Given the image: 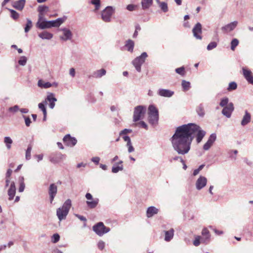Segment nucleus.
<instances>
[{
    "label": "nucleus",
    "mask_w": 253,
    "mask_h": 253,
    "mask_svg": "<svg viewBox=\"0 0 253 253\" xmlns=\"http://www.w3.org/2000/svg\"><path fill=\"white\" fill-rule=\"evenodd\" d=\"M206 134L201 127L193 123L183 125L177 127L171 138L173 150L178 154L184 155L191 148L192 142L196 136L197 143H200Z\"/></svg>",
    "instance_id": "f257e3e1"
},
{
    "label": "nucleus",
    "mask_w": 253,
    "mask_h": 253,
    "mask_svg": "<svg viewBox=\"0 0 253 253\" xmlns=\"http://www.w3.org/2000/svg\"><path fill=\"white\" fill-rule=\"evenodd\" d=\"M72 206L70 199H67L63 204L62 206L57 209L56 215L59 221H62L66 218Z\"/></svg>",
    "instance_id": "f03ea898"
},
{
    "label": "nucleus",
    "mask_w": 253,
    "mask_h": 253,
    "mask_svg": "<svg viewBox=\"0 0 253 253\" xmlns=\"http://www.w3.org/2000/svg\"><path fill=\"white\" fill-rule=\"evenodd\" d=\"M148 122L152 126L158 124L159 121L158 110L154 105H151L148 107Z\"/></svg>",
    "instance_id": "7ed1b4c3"
},
{
    "label": "nucleus",
    "mask_w": 253,
    "mask_h": 253,
    "mask_svg": "<svg viewBox=\"0 0 253 253\" xmlns=\"http://www.w3.org/2000/svg\"><path fill=\"white\" fill-rule=\"evenodd\" d=\"M115 8L111 6H107L101 11V19L105 22H110L114 14Z\"/></svg>",
    "instance_id": "20e7f679"
},
{
    "label": "nucleus",
    "mask_w": 253,
    "mask_h": 253,
    "mask_svg": "<svg viewBox=\"0 0 253 253\" xmlns=\"http://www.w3.org/2000/svg\"><path fill=\"white\" fill-rule=\"evenodd\" d=\"M92 229L99 236H102L110 231V229L109 227H106L102 222L95 224L93 226Z\"/></svg>",
    "instance_id": "39448f33"
},
{
    "label": "nucleus",
    "mask_w": 253,
    "mask_h": 253,
    "mask_svg": "<svg viewBox=\"0 0 253 253\" xmlns=\"http://www.w3.org/2000/svg\"><path fill=\"white\" fill-rule=\"evenodd\" d=\"M146 110V107L143 106L139 105L135 107L133 112V121L136 122L142 119Z\"/></svg>",
    "instance_id": "423d86ee"
},
{
    "label": "nucleus",
    "mask_w": 253,
    "mask_h": 253,
    "mask_svg": "<svg viewBox=\"0 0 253 253\" xmlns=\"http://www.w3.org/2000/svg\"><path fill=\"white\" fill-rule=\"evenodd\" d=\"M85 197L87 200L86 203L89 208L94 209L97 207L99 203L98 198H93L92 195L89 193H87Z\"/></svg>",
    "instance_id": "0eeeda50"
},
{
    "label": "nucleus",
    "mask_w": 253,
    "mask_h": 253,
    "mask_svg": "<svg viewBox=\"0 0 253 253\" xmlns=\"http://www.w3.org/2000/svg\"><path fill=\"white\" fill-rule=\"evenodd\" d=\"M63 32V35L60 36V39L63 41L71 40L73 37V34L70 30L68 28H64L59 29Z\"/></svg>",
    "instance_id": "6e6552de"
},
{
    "label": "nucleus",
    "mask_w": 253,
    "mask_h": 253,
    "mask_svg": "<svg viewBox=\"0 0 253 253\" xmlns=\"http://www.w3.org/2000/svg\"><path fill=\"white\" fill-rule=\"evenodd\" d=\"M202 235V243L205 245L208 244L211 241V234L209 230L207 228H204L201 232Z\"/></svg>",
    "instance_id": "1a4fd4ad"
},
{
    "label": "nucleus",
    "mask_w": 253,
    "mask_h": 253,
    "mask_svg": "<svg viewBox=\"0 0 253 253\" xmlns=\"http://www.w3.org/2000/svg\"><path fill=\"white\" fill-rule=\"evenodd\" d=\"M192 32L194 37L198 40H202V37L201 34L202 31V25L200 23H197L192 29Z\"/></svg>",
    "instance_id": "9d476101"
},
{
    "label": "nucleus",
    "mask_w": 253,
    "mask_h": 253,
    "mask_svg": "<svg viewBox=\"0 0 253 253\" xmlns=\"http://www.w3.org/2000/svg\"><path fill=\"white\" fill-rule=\"evenodd\" d=\"M57 193V187L54 183L50 184L48 188V195L49 196L50 203L52 202Z\"/></svg>",
    "instance_id": "9b49d317"
},
{
    "label": "nucleus",
    "mask_w": 253,
    "mask_h": 253,
    "mask_svg": "<svg viewBox=\"0 0 253 253\" xmlns=\"http://www.w3.org/2000/svg\"><path fill=\"white\" fill-rule=\"evenodd\" d=\"M63 140L65 144L69 147L74 146L77 142V139L71 137L70 134L66 135Z\"/></svg>",
    "instance_id": "f8f14e48"
},
{
    "label": "nucleus",
    "mask_w": 253,
    "mask_h": 253,
    "mask_svg": "<svg viewBox=\"0 0 253 253\" xmlns=\"http://www.w3.org/2000/svg\"><path fill=\"white\" fill-rule=\"evenodd\" d=\"M234 109L233 104L232 102H230L227 105V106L223 108L222 110V114L227 118H229L231 117V114L233 111Z\"/></svg>",
    "instance_id": "ddd939ff"
},
{
    "label": "nucleus",
    "mask_w": 253,
    "mask_h": 253,
    "mask_svg": "<svg viewBox=\"0 0 253 253\" xmlns=\"http://www.w3.org/2000/svg\"><path fill=\"white\" fill-rule=\"evenodd\" d=\"M243 75L247 82L253 85V75L251 70L245 68H242Z\"/></svg>",
    "instance_id": "4468645a"
},
{
    "label": "nucleus",
    "mask_w": 253,
    "mask_h": 253,
    "mask_svg": "<svg viewBox=\"0 0 253 253\" xmlns=\"http://www.w3.org/2000/svg\"><path fill=\"white\" fill-rule=\"evenodd\" d=\"M207 179L203 176H200L196 182V187L198 190L203 188L207 184Z\"/></svg>",
    "instance_id": "2eb2a0df"
},
{
    "label": "nucleus",
    "mask_w": 253,
    "mask_h": 253,
    "mask_svg": "<svg viewBox=\"0 0 253 253\" xmlns=\"http://www.w3.org/2000/svg\"><path fill=\"white\" fill-rule=\"evenodd\" d=\"M65 157V155L60 153H53L49 156V161L52 163L56 164L63 160Z\"/></svg>",
    "instance_id": "dca6fc26"
},
{
    "label": "nucleus",
    "mask_w": 253,
    "mask_h": 253,
    "mask_svg": "<svg viewBox=\"0 0 253 253\" xmlns=\"http://www.w3.org/2000/svg\"><path fill=\"white\" fill-rule=\"evenodd\" d=\"M238 22L234 21L221 27V29L224 33H227L233 31L237 26Z\"/></svg>",
    "instance_id": "f3484780"
},
{
    "label": "nucleus",
    "mask_w": 253,
    "mask_h": 253,
    "mask_svg": "<svg viewBox=\"0 0 253 253\" xmlns=\"http://www.w3.org/2000/svg\"><path fill=\"white\" fill-rule=\"evenodd\" d=\"M65 20V18H59L55 20L48 21L49 24V28L51 27H59L64 22Z\"/></svg>",
    "instance_id": "a211bd4d"
},
{
    "label": "nucleus",
    "mask_w": 253,
    "mask_h": 253,
    "mask_svg": "<svg viewBox=\"0 0 253 253\" xmlns=\"http://www.w3.org/2000/svg\"><path fill=\"white\" fill-rule=\"evenodd\" d=\"M123 139L126 142V146L128 149V152L129 153H132L134 151V148L132 145L131 139L130 137L127 135H124L122 136Z\"/></svg>",
    "instance_id": "6ab92c4d"
},
{
    "label": "nucleus",
    "mask_w": 253,
    "mask_h": 253,
    "mask_svg": "<svg viewBox=\"0 0 253 253\" xmlns=\"http://www.w3.org/2000/svg\"><path fill=\"white\" fill-rule=\"evenodd\" d=\"M45 100L49 102V108L52 109H53L55 105V102L57 101V99L54 97V94L49 93L47 96Z\"/></svg>",
    "instance_id": "aec40b11"
},
{
    "label": "nucleus",
    "mask_w": 253,
    "mask_h": 253,
    "mask_svg": "<svg viewBox=\"0 0 253 253\" xmlns=\"http://www.w3.org/2000/svg\"><path fill=\"white\" fill-rule=\"evenodd\" d=\"M26 0H18L15 1L12 3V6L18 10L21 11L24 7Z\"/></svg>",
    "instance_id": "412c9836"
},
{
    "label": "nucleus",
    "mask_w": 253,
    "mask_h": 253,
    "mask_svg": "<svg viewBox=\"0 0 253 253\" xmlns=\"http://www.w3.org/2000/svg\"><path fill=\"white\" fill-rule=\"evenodd\" d=\"M16 193V187L15 185V183L12 181L10 183V187L8 190V195L9 196L8 199L9 200H12Z\"/></svg>",
    "instance_id": "4be33fe9"
},
{
    "label": "nucleus",
    "mask_w": 253,
    "mask_h": 253,
    "mask_svg": "<svg viewBox=\"0 0 253 253\" xmlns=\"http://www.w3.org/2000/svg\"><path fill=\"white\" fill-rule=\"evenodd\" d=\"M158 93L160 96H161L170 97L173 95L174 92L169 89H160L158 90Z\"/></svg>",
    "instance_id": "5701e85b"
},
{
    "label": "nucleus",
    "mask_w": 253,
    "mask_h": 253,
    "mask_svg": "<svg viewBox=\"0 0 253 253\" xmlns=\"http://www.w3.org/2000/svg\"><path fill=\"white\" fill-rule=\"evenodd\" d=\"M122 164V161H120L119 162L114 164L112 169V172L113 173H117L119 171L123 170L124 167Z\"/></svg>",
    "instance_id": "b1692460"
},
{
    "label": "nucleus",
    "mask_w": 253,
    "mask_h": 253,
    "mask_svg": "<svg viewBox=\"0 0 253 253\" xmlns=\"http://www.w3.org/2000/svg\"><path fill=\"white\" fill-rule=\"evenodd\" d=\"M38 36L42 40H51L53 38V34L46 31L39 33Z\"/></svg>",
    "instance_id": "393cba45"
},
{
    "label": "nucleus",
    "mask_w": 253,
    "mask_h": 253,
    "mask_svg": "<svg viewBox=\"0 0 253 253\" xmlns=\"http://www.w3.org/2000/svg\"><path fill=\"white\" fill-rule=\"evenodd\" d=\"M158 209L155 207H150L147 209L146 215L149 218L152 217L154 215L158 213Z\"/></svg>",
    "instance_id": "a878e982"
},
{
    "label": "nucleus",
    "mask_w": 253,
    "mask_h": 253,
    "mask_svg": "<svg viewBox=\"0 0 253 253\" xmlns=\"http://www.w3.org/2000/svg\"><path fill=\"white\" fill-rule=\"evenodd\" d=\"M251 119V116L249 113L247 111H245V114L243 117V118L241 121V125L243 126H245L249 124Z\"/></svg>",
    "instance_id": "bb28decb"
},
{
    "label": "nucleus",
    "mask_w": 253,
    "mask_h": 253,
    "mask_svg": "<svg viewBox=\"0 0 253 253\" xmlns=\"http://www.w3.org/2000/svg\"><path fill=\"white\" fill-rule=\"evenodd\" d=\"M48 21L44 20L42 22H37L36 26L37 28L41 29L43 30L45 29H49V24Z\"/></svg>",
    "instance_id": "cd10ccee"
},
{
    "label": "nucleus",
    "mask_w": 253,
    "mask_h": 253,
    "mask_svg": "<svg viewBox=\"0 0 253 253\" xmlns=\"http://www.w3.org/2000/svg\"><path fill=\"white\" fill-rule=\"evenodd\" d=\"M165 240L167 242H169L173 237L174 230L173 228H171L170 230H169L168 231H166L165 232Z\"/></svg>",
    "instance_id": "c85d7f7f"
},
{
    "label": "nucleus",
    "mask_w": 253,
    "mask_h": 253,
    "mask_svg": "<svg viewBox=\"0 0 253 253\" xmlns=\"http://www.w3.org/2000/svg\"><path fill=\"white\" fill-rule=\"evenodd\" d=\"M125 46L128 51L132 52L134 46V42L131 40H128L126 42Z\"/></svg>",
    "instance_id": "c756f323"
},
{
    "label": "nucleus",
    "mask_w": 253,
    "mask_h": 253,
    "mask_svg": "<svg viewBox=\"0 0 253 253\" xmlns=\"http://www.w3.org/2000/svg\"><path fill=\"white\" fill-rule=\"evenodd\" d=\"M39 87L43 88H49L52 86V84L49 82H45L42 80H39L38 82Z\"/></svg>",
    "instance_id": "7c9ffc66"
},
{
    "label": "nucleus",
    "mask_w": 253,
    "mask_h": 253,
    "mask_svg": "<svg viewBox=\"0 0 253 253\" xmlns=\"http://www.w3.org/2000/svg\"><path fill=\"white\" fill-rule=\"evenodd\" d=\"M141 3L143 9H147L152 5L153 0H141Z\"/></svg>",
    "instance_id": "2f4dec72"
},
{
    "label": "nucleus",
    "mask_w": 253,
    "mask_h": 253,
    "mask_svg": "<svg viewBox=\"0 0 253 253\" xmlns=\"http://www.w3.org/2000/svg\"><path fill=\"white\" fill-rule=\"evenodd\" d=\"M106 73V71L104 69H101L95 71L93 73V77L95 78H100L104 76Z\"/></svg>",
    "instance_id": "473e14b6"
},
{
    "label": "nucleus",
    "mask_w": 253,
    "mask_h": 253,
    "mask_svg": "<svg viewBox=\"0 0 253 253\" xmlns=\"http://www.w3.org/2000/svg\"><path fill=\"white\" fill-rule=\"evenodd\" d=\"M132 64L135 67V69L138 72L141 71V65L142 64L140 63L138 58H135L132 62Z\"/></svg>",
    "instance_id": "72a5a7b5"
},
{
    "label": "nucleus",
    "mask_w": 253,
    "mask_h": 253,
    "mask_svg": "<svg viewBox=\"0 0 253 253\" xmlns=\"http://www.w3.org/2000/svg\"><path fill=\"white\" fill-rule=\"evenodd\" d=\"M196 112L200 117H203L204 116L205 113L203 104H200L197 107Z\"/></svg>",
    "instance_id": "f704fd0d"
},
{
    "label": "nucleus",
    "mask_w": 253,
    "mask_h": 253,
    "mask_svg": "<svg viewBox=\"0 0 253 253\" xmlns=\"http://www.w3.org/2000/svg\"><path fill=\"white\" fill-rule=\"evenodd\" d=\"M4 142L6 144V146L7 149L9 150L11 146V144L12 143L13 141L11 138L9 136H6L4 138Z\"/></svg>",
    "instance_id": "c9c22d12"
},
{
    "label": "nucleus",
    "mask_w": 253,
    "mask_h": 253,
    "mask_svg": "<svg viewBox=\"0 0 253 253\" xmlns=\"http://www.w3.org/2000/svg\"><path fill=\"white\" fill-rule=\"evenodd\" d=\"M33 26V23L32 21L29 19H27V23L24 28V31L25 33H28Z\"/></svg>",
    "instance_id": "e433bc0d"
},
{
    "label": "nucleus",
    "mask_w": 253,
    "mask_h": 253,
    "mask_svg": "<svg viewBox=\"0 0 253 253\" xmlns=\"http://www.w3.org/2000/svg\"><path fill=\"white\" fill-rule=\"evenodd\" d=\"M202 243V237L201 236H195V240L193 241V245L195 247L199 246Z\"/></svg>",
    "instance_id": "4c0bfd02"
},
{
    "label": "nucleus",
    "mask_w": 253,
    "mask_h": 253,
    "mask_svg": "<svg viewBox=\"0 0 253 253\" xmlns=\"http://www.w3.org/2000/svg\"><path fill=\"white\" fill-rule=\"evenodd\" d=\"M32 149L31 145H29L26 151L25 158L27 160H29L31 158V153Z\"/></svg>",
    "instance_id": "58836bf2"
},
{
    "label": "nucleus",
    "mask_w": 253,
    "mask_h": 253,
    "mask_svg": "<svg viewBox=\"0 0 253 253\" xmlns=\"http://www.w3.org/2000/svg\"><path fill=\"white\" fill-rule=\"evenodd\" d=\"M148 55L146 52H143L140 56L136 57V58L139 59V61L140 62V63L143 64L145 61L146 58L147 57Z\"/></svg>",
    "instance_id": "ea45409f"
},
{
    "label": "nucleus",
    "mask_w": 253,
    "mask_h": 253,
    "mask_svg": "<svg viewBox=\"0 0 253 253\" xmlns=\"http://www.w3.org/2000/svg\"><path fill=\"white\" fill-rule=\"evenodd\" d=\"M239 40L237 39H233L231 42V49L235 50L236 47L239 44Z\"/></svg>",
    "instance_id": "a19ab883"
},
{
    "label": "nucleus",
    "mask_w": 253,
    "mask_h": 253,
    "mask_svg": "<svg viewBox=\"0 0 253 253\" xmlns=\"http://www.w3.org/2000/svg\"><path fill=\"white\" fill-rule=\"evenodd\" d=\"M182 86L184 90H188L190 88V83L189 82L183 80L182 82Z\"/></svg>",
    "instance_id": "79ce46f5"
},
{
    "label": "nucleus",
    "mask_w": 253,
    "mask_h": 253,
    "mask_svg": "<svg viewBox=\"0 0 253 253\" xmlns=\"http://www.w3.org/2000/svg\"><path fill=\"white\" fill-rule=\"evenodd\" d=\"M90 3L94 5L95 7V10H98L101 5L100 0H91Z\"/></svg>",
    "instance_id": "37998d69"
},
{
    "label": "nucleus",
    "mask_w": 253,
    "mask_h": 253,
    "mask_svg": "<svg viewBox=\"0 0 253 253\" xmlns=\"http://www.w3.org/2000/svg\"><path fill=\"white\" fill-rule=\"evenodd\" d=\"M229 99L227 97H224L222 99H221L220 102L219 103V105L221 107H225V106H227V105L229 103H228Z\"/></svg>",
    "instance_id": "c03bdc74"
},
{
    "label": "nucleus",
    "mask_w": 253,
    "mask_h": 253,
    "mask_svg": "<svg viewBox=\"0 0 253 253\" xmlns=\"http://www.w3.org/2000/svg\"><path fill=\"white\" fill-rule=\"evenodd\" d=\"M9 11L11 13V17L14 20L17 19L19 17V14L18 12H17L15 10L8 9Z\"/></svg>",
    "instance_id": "a18cd8bd"
},
{
    "label": "nucleus",
    "mask_w": 253,
    "mask_h": 253,
    "mask_svg": "<svg viewBox=\"0 0 253 253\" xmlns=\"http://www.w3.org/2000/svg\"><path fill=\"white\" fill-rule=\"evenodd\" d=\"M159 6L163 12H166L168 11V4L166 2H160Z\"/></svg>",
    "instance_id": "49530a36"
},
{
    "label": "nucleus",
    "mask_w": 253,
    "mask_h": 253,
    "mask_svg": "<svg viewBox=\"0 0 253 253\" xmlns=\"http://www.w3.org/2000/svg\"><path fill=\"white\" fill-rule=\"evenodd\" d=\"M46 104V100L43 102L40 103L38 104V107L40 109H41L42 112L43 114H45V112H46V107L45 106V104Z\"/></svg>",
    "instance_id": "de8ad7c7"
},
{
    "label": "nucleus",
    "mask_w": 253,
    "mask_h": 253,
    "mask_svg": "<svg viewBox=\"0 0 253 253\" xmlns=\"http://www.w3.org/2000/svg\"><path fill=\"white\" fill-rule=\"evenodd\" d=\"M27 61V59L25 56H21L19 60H18V63L21 66H24L26 65Z\"/></svg>",
    "instance_id": "09e8293b"
},
{
    "label": "nucleus",
    "mask_w": 253,
    "mask_h": 253,
    "mask_svg": "<svg viewBox=\"0 0 253 253\" xmlns=\"http://www.w3.org/2000/svg\"><path fill=\"white\" fill-rule=\"evenodd\" d=\"M237 85L235 82H231L229 84V86H228V87L227 88V89L229 91L235 90L237 88Z\"/></svg>",
    "instance_id": "8fccbe9b"
},
{
    "label": "nucleus",
    "mask_w": 253,
    "mask_h": 253,
    "mask_svg": "<svg viewBox=\"0 0 253 253\" xmlns=\"http://www.w3.org/2000/svg\"><path fill=\"white\" fill-rule=\"evenodd\" d=\"M217 43L215 42H211L207 46V49L208 50H211L217 46Z\"/></svg>",
    "instance_id": "3c124183"
},
{
    "label": "nucleus",
    "mask_w": 253,
    "mask_h": 253,
    "mask_svg": "<svg viewBox=\"0 0 253 253\" xmlns=\"http://www.w3.org/2000/svg\"><path fill=\"white\" fill-rule=\"evenodd\" d=\"M179 160L181 163H183V159L180 156H176L173 157H171L169 159V161L170 162H172L173 161Z\"/></svg>",
    "instance_id": "603ef678"
},
{
    "label": "nucleus",
    "mask_w": 253,
    "mask_h": 253,
    "mask_svg": "<svg viewBox=\"0 0 253 253\" xmlns=\"http://www.w3.org/2000/svg\"><path fill=\"white\" fill-rule=\"evenodd\" d=\"M60 239V236L58 234H54L52 236V242L54 243H56L59 241Z\"/></svg>",
    "instance_id": "864d4df0"
},
{
    "label": "nucleus",
    "mask_w": 253,
    "mask_h": 253,
    "mask_svg": "<svg viewBox=\"0 0 253 253\" xmlns=\"http://www.w3.org/2000/svg\"><path fill=\"white\" fill-rule=\"evenodd\" d=\"M131 132H132L131 129L125 128V129H123V130L121 131L119 134H120V136H121L122 137L123 136L125 135V134L128 133H131Z\"/></svg>",
    "instance_id": "5fc2aeb1"
},
{
    "label": "nucleus",
    "mask_w": 253,
    "mask_h": 253,
    "mask_svg": "<svg viewBox=\"0 0 253 253\" xmlns=\"http://www.w3.org/2000/svg\"><path fill=\"white\" fill-rule=\"evenodd\" d=\"M105 246V243L104 241L102 240H100L97 244V247L100 250H102L104 249Z\"/></svg>",
    "instance_id": "6e6d98bb"
},
{
    "label": "nucleus",
    "mask_w": 253,
    "mask_h": 253,
    "mask_svg": "<svg viewBox=\"0 0 253 253\" xmlns=\"http://www.w3.org/2000/svg\"><path fill=\"white\" fill-rule=\"evenodd\" d=\"M213 144L212 143L210 142L209 140L204 144L203 149L205 150H208Z\"/></svg>",
    "instance_id": "4d7b16f0"
},
{
    "label": "nucleus",
    "mask_w": 253,
    "mask_h": 253,
    "mask_svg": "<svg viewBox=\"0 0 253 253\" xmlns=\"http://www.w3.org/2000/svg\"><path fill=\"white\" fill-rule=\"evenodd\" d=\"M175 72L177 74L183 76L184 74V68L183 67H181L180 68H176L175 69Z\"/></svg>",
    "instance_id": "13d9d810"
},
{
    "label": "nucleus",
    "mask_w": 253,
    "mask_h": 253,
    "mask_svg": "<svg viewBox=\"0 0 253 253\" xmlns=\"http://www.w3.org/2000/svg\"><path fill=\"white\" fill-rule=\"evenodd\" d=\"M19 110V106L18 105H14L13 107L9 108L8 110L10 112L15 113Z\"/></svg>",
    "instance_id": "bf43d9fd"
},
{
    "label": "nucleus",
    "mask_w": 253,
    "mask_h": 253,
    "mask_svg": "<svg viewBox=\"0 0 253 253\" xmlns=\"http://www.w3.org/2000/svg\"><path fill=\"white\" fill-rule=\"evenodd\" d=\"M23 117L24 118L26 126H29L31 123V121L30 118L29 117H26L24 115L23 116Z\"/></svg>",
    "instance_id": "052dcab7"
},
{
    "label": "nucleus",
    "mask_w": 253,
    "mask_h": 253,
    "mask_svg": "<svg viewBox=\"0 0 253 253\" xmlns=\"http://www.w3.org/2000/svg\"><path fill=\"white\" fill-rule=\"evenodd\" d=\"M216 138V136L215 133H212L209 137L208 140L212 143L215 141Z\"/></svg>",
    "instance_id": "680f3d73"
},
{
    "label": "nucleus",
    "mask_w": 253,
    "mask_h": 253,
    "mask_svg": "<svg viewBox=\"0 0 253 253\" xmlns=\"http://www.w3.org/2000/svg\"><path fill=\"white\" fill-rule=\"evenodd\" d=\"M48 7L46 6H40L38 8V11L39 13H43L44 11H46Z\"/></svg>",
    "instance_id": "e2e57ef3"
},
{
    "label": "nucleus",
    "mask_w": 253,
    "mask_h": 253,
    "mask_svg": "<svg viewBox=\"0 0 253 253\" xmlns=\"http://www.w3.org/2000/svg\"><path fill=\"white\" fill-rule=\"evenodd\" d=\"M137 7L136 5L134 4H128L126 6V9L130 11H132L135 10V8Z\"/></svg>",
    "instance_id": "0e129e2a"
},
{
    "label": "nucleus",
    "mask_w": 253,
    "mask_h": 253,
    "mask_svg": "<svg viewBox=\"0 0 253 253\" xmlns=\"http://www.w3.org/2000/svg\"><path fill=\"white\" fill-rule=\"evenodd\" d=\"M237 153H238V151L237 150H230L228 152V154L230 157L233 158L234 159H236V157H234L233 156V154L236 155L237 154Z\"/></svg>",
    "instance_id": "69168bd1"
},
{
    "label": "nucleus",
    "mask_w": 253,
    "mask_h": 253,
    "mask_svg": "<svg viewBox=\"0 0 253 253\" xmlns=\"http://www.w3.org/2000/svg\"><path fill=\"white\" fill-rule=\"evenodd\" d=\"M25 187V183L24 182H20L19 184V187L18 189V191L19 192H22L24 191V189Z\"/></svg>",
    "instance_id": "338daca9"
},
{
    "label": "nucleus",
    "mask_w": 253,
    "mask_h": 253,
    "mask_svg": "<svg viewBox=\"0 0 253 253\" xmlns=\"http://www.w3.org/2000/svg\"><path fill=\"white\" fill-rule=\"evenodd\" d=\"M100 160V159L98 157H92L91 159V161L94 163L96 165H98L99 164Z\"/></svg>",
    "instance_id": "774afa93"
}]
</instances>
